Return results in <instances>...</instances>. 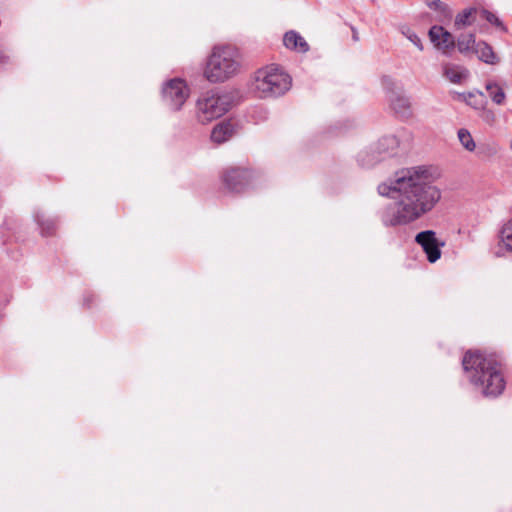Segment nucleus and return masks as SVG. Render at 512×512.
<instances>
[{
	"instance_id": "nucleus-1",
	"label": "nucleus",
	"mask_w": 512,
	"mask_h": 512,
	"mask_svg": "<svg viewBox=\"0 0 512 512\" xmlns=\"http://www.w3.org/2000/svg\"><path fill=\"white\" fill-rule=\"evenodd\" d=\"M381 196L393 200L381 212L386 227L408 225L430 212L440 201L441 190L429 180L425 167L403 169L390 182L381 183Z\"/></svg>"
},
{
	"instance_id": "nucleus-2",
	"label": "nucleus",
	"mask_w": 512,
	"mask_h": 512,
	"mask_svg": "<svg viewBox=\"0 0 512 512\" xmlns=\"http://www.w3.org/2000/svg\"><path fill=\"white\" fill-rule=\"evenodd\" d=\"M469 381L486 397H497L505 388V380L498 363L479 352H467L462 360Z\"/></svg>"
},
{
	"instance_id": "nucleus-3",
	"label": "nucleus",
	"mask_w": 512,
	"mask_h": 512,
	"mask_svg": "<svg viewBox=\"0 0 512 512\" xmlns=\"http://www.w3.org/2000/svg\"><path fill=\"white\" fill-rule=\"evenodd\" d=\"M241 71V55L237 47L229 44H217L208 54L203 77L213 84L224 83Z\"/></svg>"
},
{
	"instance_id": "nucleus-4",
	"label": "nucleus",
	"mask_w": 512,
	"mask_h": 512,
	"mask_svg": "<svg viewBox=\"0 0 512 512\" xmlns=\"http://www.w3.org/2000/svg\"><path fill=\"white\" fill-rule=\"evenodd\" d=\"M291 83V77L282 68L269 65L254 73L251 89L258 98H274L285 94Z\"/></svg>"
},
{
	"instance_id": "nucleus-5",
	"label": "nucleus",
	"mask_w": 512,
	"mask_h": 512,
	"mask_svg": "<svg viewBox=\"0 0 512 512\" xmlns=\"http://www.w3.org/2000/svg\"><path fill=\"white\" fill-rule=\"evenodd\" d=\"M232 107L230 94L218 89L201 93L195 101L194 118L198 124L208 125L224 116Z\"/></svg>"
},
{
	"instance_id": "nucleus-6",
	"label": "nucleus",
	"mask_w": 512,
	"mask_h": 512,
	"mask_svg": "<svg viewBox=\"0 0 512 512\" xmlns=\"http://www.w3.org/2000/svg\"><path fill=\"white\" fill-rule=\"evenodd\" d=\"M399 144L395 135L383 136L369 150L362 151L358 155V161L362 166H372L378 161L396 154Z\"/></svg>"
},
{
	"instance_id": "nucleus-7",
	"label": "nucleus",
	"mask_w": 512,
	"mask_h": 512,
	"mask_svg": "<svg viewBox=\"0 0 512 512\" xmlns=\"http://www.w3.org/2000/svg\"><path fill=\"white\" fill-rule=\"evenodd\" d=\"M190 96V88L181 78L166 81L162 87L164 103L173 111H179Z\"/></svg>"
},
{
	"instance_id": "nucleus-8",
	"label": "nucleus",
	"mask_w": 512,
	"mask_h": 512,
	"mask_svg": "<svg viewBox=\"0 0 512 512\" xmlns=\"http://www.w3.org/2000/svg\"><path fill=\"white\" fill-rule=\"evenodd\" d=\"M415 241L420 245L430 263H435L441 258V248L444 246V242L437 238L433 230L419 232Z\"/></svg>"
},
{
	"instance_id": "nucleus-9",
	"label": "nucleus",
	"mask_w": 512,
	"mask_h": 512,
	"mask_svg": "<svg viewBox=\"0 0 512 512\" xmlns=\"http://www.w3.org/2000/svg\"><path fill=\"white\" fill-rule=\"evenodd\" d=\"M251 172L244 168H228L223 174V182L226 187L235 192H240L248 185Z\"/></svg>"
},
{
	"instance_id": "nucleus-10",
	"label": "nucleus",
	"mask_w": 512,
	"mask_h": 512,
	"mask_svg": "<svg viewBox=\"0 0 512 512\" xmlns=\"http://www.w3.org/2000/svg\"><path fill=\"white\" fill-rule=\"evenodd\" d=\"M429 38L434 46L443 54H449L456 43L453 35L442 26L434 25L429 30Z\"/></svg>"
},
{
	"instance_id": "nucleus-11",
	"label": "nucleus",
	"mask_w": 512,
	"mask_h": 512,
	"mask_svg": "<svg viewBox=\"0 0 512 512\" xmlns=\"http://www.w3.org/2000/svg\"><path fill=\"white\" fill-rule=\"evenodd\" d=\"M493 253L496 257H504L507 253H512V218L502 225Z\"/></svg>"
},
{
	"instance_id": "nucleus-12",
	"label": "nucleus",
	"mask_w": 512,
	"mask_h": 512,
	"mask_svg": "<svg viewBox=\"0 0 512 512\" xmlns=\"http://www.w3.org/2000/svg\"><path fill=\"white\" fill-rule=\"evenodd\" d=\"M389 106L394 113L401 118H409L412 115V103L409 96L402 93H392L388 97Z\"/></svg>"
},
{
	"instance_id": "nucleus-13",
	"label": "nucleus",
	"mask_w": 512,
	"mask_h": 512,
	"mask_svg": "<svg viewBox=\"0 0 512 512\" xmlns=\"http://www.w3.org/2000/svg\"><path fill=\"white\" fill-rule=\"evenodd\" d=\"M283 44L287 49L298 53H306L309 50V45L306 40L294 30L284 34Z\"/></svg>"
},
{
	"instance_id": "nucleus-14",
	"label": "nucleus",
	"mask_w": 512,
	"mask_h": 512,
	"mask_svg": "<svg viewBox=\"0 0 512 512\" xmlns=\"http://www.w3.org/2000/svg\"><path fill=\"white\" fill-rule=\"evenodd\" d=\"M234 134V126L230 121L218 123L211 131V140L221 144L229 140Z\"/></svg>"
},
{
	"instance_id": "nucleus-15",
	"label": "nucleus",
	"mask_w": 512,
	"mask_h": 512,
	"mask_svg": "<svg viewBox=\"0 0 512 512\" xmlns=\"http://www.w3.org/2000/svg\"><path fill=\"white\" fill-rule=\"evenodd\" d=\"M474 53H476L478 58L486 64L494 65L499 62V58L494 53L492 47L486 42H478Z\"/></svg>"
},
{
	"instance_id": "nucleus-16",
	"label": "nucleus",
	"mask_w": 512,
	"mask_h": 512,
	"mask_svg": "<svg viewBox=\"0 0 512 512\" xmlns=\"http://www.w3.org/2000/svg\"><path fill=\"white\" fill-rule=\"evenodd\" d=\"M445 77L454 84H460L468 77V70L457 65L446 64L443 66Z\"/></svg>"
},
{
	"instance_id": "nucleus-17",
	"label": "nucleus",
	"mask_w": 512,
	"mask_h": 512,
	"mask_svg": "<svg viewBox=\"0 0 512 512\" xmlns=\"http://www.w3.org/2000/svg\"><path fill=\"white\" fill-rule=\"evenodd\" d=\"M477 43L472 33L461 34L457 39L458 51L464 55L474 53Z\"/></svg>"
},
{
	"instance_id": "nucleus-18",
	"label": "nucleus",
	"mask_w": 512,
	"mask_h": 512,
	"mask_svg": "<svg viewBox=\"0 0 512 512\" xmlns=\"http://www.w3.org/2000/svg\"><path fill=\"white\" fill-rule=\"evenodd\" d=\"M35 219L40 227L41 234L44 236L51 235L55 229V221L45 216L44 213H36Z\"/></svg>"
},
{
	"instance_id": "nucleus-19",
	"label": "nucleus",
	"mask_w": 512,
	"mask_h": 512,
	"mask_svg": "<svg viewBox=\"0 0 512 512\" xmlns=\"http://www.w3.org/2000/svg\"><path fill=\"white\" fill-rule=\"evenodd\" d=\"M486 90L489 92V96L494 103L501 105L505 101V92L497 83L488 82L486 84Z\"/></svg>"
},
{
	"instance_id": "nucleus-20",
	"label": "nucleus",
	"mask_w": 512,
	"mask_h": 512,
	"mask_svg": "<svg viewBox=\"0 0 512 512\" xmlns=\"http://www.w3.org/2000/svg\"><path fill=\"white\" fill-rule=\"evenodd\" d=\"M458 139L463 146L469 152H473L476 149V143L471 135V133L465 129L461 128L457 132Z\"/></svg>"
},
{
	"instance_id": "nucleus-21",
	"label": "nucleus",
	"mask_w": 512,
	"mask_h": 512,
	"mask_svg": "<svg viewBox=\"0 0 512 512\" xmlns=\"http://www.w3.org/2000/svg\"><path fill=\"white\" fill-rule=\"evenodd\" d=\"M475 9L469 8L465 9L461 13H459L455 18V27L456 29H462L463 27L469 26L472 24L471 17L474 14Z\"/></svg>"
},
{
	"instance_id": "nucleus-22",
	"label": "nucleus",
	"mask_w": 512,
	"mask_h": 512,
	"mask_svg": "<svg viewBox=\"0 0 512 512\" xmlns=\"http://www.w3.org/2000/svg\"><path fill=\"white\" fill-rule=\"evenodd\" d=\"M403 35L411 42L413 43L420 51L423 50V44L421 42V39L418 37V35L413 32L411 29L406 28L402 30Z\"/></svg>"
},
{
	"instance_id": "nucleus-23",
	"label": "nucleus",
	"mask_w": 512,
	"mask_h": 512,
	"mask_svg": "<svg viewBox=\"0 0 512 512\" xmlns=\"http://www.w3.org/2000/svg\"><path fill=\"white\" fill-rule=\"evenodd\" d=\"M480 118L482 119V121L489 125V126H494L497 122V116L496 114L494 113V111L490 110V109H482L481 111V114H480Z\"/></svg>"
},
{
	"instance_id": "nucleus-24",
	"label": "nucleus",
	"mask_w": 512,
	"mask_h": 512,
	"mask_svg": "<svg viewBox=\"0 0 512 512\" xmlns=\"http://www.w3.org/2000/svg\"><path fill=\"white\" fill-rule=\"evenodd\" d=\"M482 15L483 17L489 22L491 23L492 25L494 26H497V27H500V28H503V24L501 22V20L495 15L493 14L492 12L488 11V10H483L482 11Z\"/></svg>"
},
{
	"instance_id": "nucleus-25",
	"label": "nucleus",
	"mask_w": 512,
	"mask_h": 512,
	"mask_svg": "<svg viewBox=\"0 0 512 512\" xmlns=\"http://www.w3.org/2000/svg\"><path fill=\"white\" fill-rule=\"evenodd\" d=\"M381 84H382V86H383V88H384L385 90H387L388 92H390V95H391L392 93H394V92H393V89H394V87H395V80H394L392 77H390V76H383V77L381 78Z\"/></svg>"
},
{
	"instance_id": "nucleus-26",
	"label": "nucleus",
	"mask_w": 512,
	"mask_h": 512,
	"mask_svg": "<svg viewBox=\"0 0 512 512\" xmlns=\"http://www.w3.org/2000/svg\"><path fill=\"white\" fill-rule=\"evenodd\" d=\"M430 7H434L435 9H440L443 11H447V16L450 18L452 16L450 9L444 5L440 0H433L429 3Z\"/></svg>"
},
{
	"instance_id": "nucleus-27",
	"label": "nucleus",
	"mask_w": 512,
	"mask_h": 512,
	"mask_svg": "<svg viewBox=\"0 0 512 512\" xmlns=\"http://www.w3.org/2000/svg\"><path fill=\"white\" fill-rule=\"evenodd\" d=\"M475 97V94L473 93H469L468 94V98L466 99L467 103L471 106H473L474 108H478V105L475 101H471L472 98Z\"/></svg>"
},
{
	"instance_id": "nucleus-28",
	"label": "nucleus",
	"mask_w": 512,
	"mask_h": 512,
	"mask_svg": "<svg viewBox=\"0 0 512 512\" xmlns=\"http://www.w3.org/2000/svg\"><path fill=\"white\" fill-rule=\"evenodd\" d=\"M510 148L512 149V140H511V143H510Z\"/></svg>"
}]
</instances>
